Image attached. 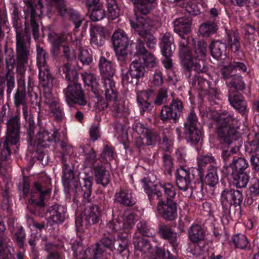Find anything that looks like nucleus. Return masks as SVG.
I'll use <instances>...</instances> for the list:
<instances>
[{"label":"nucleus","mask_w":259,"mask_h":259,"mask_svg":"<svg viewBox=\"0 0 259 259\" xmlns=\"http://www.w3.org/2000/svg\"><path fill=\"white\" fill-rule=\"evenodd\" d=\"M25 23L24 30L21 29V23L19 18L20 13L15 6L13 11V25L16 33L18 70L22 73L25 72L24 65L27 63L29 54V46L31 32L36 40L39 36V26L35 18L42 14V5L40 0H24Z\"/></svg>","instance_id":"nucleus-1"},{"label":"nucleus","mask_w":259,"mask_h":259,"mask_svg":"<svg viewBox=\"0 0 259 259\" xmlns=\"http://www.w3.org/2000/svg\"><path fill=\"white\" fill-rule=\"evenodd\" d=\"M29 185L24 182L22 192L25 197L28 200V207L30 209L34 207V210H31L32 213L36 214L39 208L45 206L44 201L50 197L51 193L52 185L51 179L46 178L43 182L39 181L34 183L33 187L29 193Z\"/></svg>","instance_id":"nucleus-2"},{"label":"nucleus","mask_w":259,"mask_h":259,"mask_svg":"<svg viewBox=\"0 0 259 259\" xmlns=\"http://www.w3.org/2000/svg\"><path fill=\"white\" fill-rule=\"evenodd\" d=\"M62 70L65 74L66 78L73 82L68 84L63 91L65 100L68 104L74 103L80 106H84L87 103L86 98L81 89V84L76 82L78 77L77 72L71 69L69 63L64 64Z\"/></svg>","instance_id":"nucleus-3"},{"label":"nucleus","mask_w":259,"mask_h":259,"mask_svg":"<svg viewBox=\"0 0 259 259\" xmlns=\"http://www.w3.org/2000/svg\"><path fill=\"white\" fill-rule=\"evenodd\" d=\"M217 114L214 113L212 118L217 121L220 141L229 145L238 138L236 129L239 126L238 121L228 113H223L219 115Z\"/></svg>","instance_id":"nucleus-4"},{"label":"nucleus","mask_w":259,"mask_h":259,"mask_svg":"<svg viewBox=\"0 0 259 259\" xmlns=\"http://www.w3.org/2000/svg\"><path fill=\"white\" fill-rule=\"evenodd\" d=\"M39 83L44 88L45 102L57 120H61L63 117L62 108L59 103V99L53 96L50 91L53 86V78L50 74L49 68L39 69Z\"/></svg>","instance_id":"nucleus-5"},{"label":"nucleus","mask_w":259,"mask_h":259,"mask_svg":"<svg viewBox=\"0 0 259 259\" xmlns=\"http://www.w3.org/2000/svg\"><path fill=\"white\" fill-rule=\"evenodd\" d=\"M20 117H12L7 122L6 139L0 143V160H8L10 157L9 144L16 145L19 140Z\"/></svg>","instance_id":"nucleus-6"},{"label":"nucleus","mask_w":259,"mask_h":259,"mask_svg":"<svg viewBox=\"0 0 259 259\" xmlns=\"http://www.w3.org/2000/svg\"><path fill=\"white\" fill-rule=\"evenodd\" d=\"M99 65L102 76L105 97L108 99L115 98L116 88L115 83L112 79L115 71L113 64L102 56L100 58Z\"/></svg>","instance_id":"nucleus-7"},{"label":"nucleus","mask_w":259,"mask_h":259,"mask_svg":"<svg viewBox=\"0 0 259 259\" xmlns=\"http://www.w3.org/2000/svg\"><path fill=\"white\" fill-rule=\"evenodd\" d=\"M198 125L197 115L193 111H191L185 123L186 138L191 144H197L202 139V132Z\"/></svg>","instance_id":"nucleus-8"},{"label":"nucleus","mask_w":259,"mask_h":259,"mask_svg":"<svg viewBox=\"0 0 259 259\" xmlns=\"http://www.w3.org/2000/svg\"><path fill=\"white\" fill-rule=\"evenodd\" d=\"M194 54L190 52V61L192 63L193 67H185L188 71H195L197 73L205 71L204 58L206 54V45L203 41H194Z\"/></svg>","instance_id":"nucleus-9"},{"label":"nucleus","mask_w":259,"mask_h":259,"mask_svg":"<svg viewBox=\"0 0 259 259\" xmlns=\"http://www.w3.org/2000/svg\"><path fill=\"white\" fill-rule=\"evenodd\" d=\"M102 246L113 251L114 249V238L110 233L108 236L103 237L99 242L94 246L89 247L85 250V253L88 257L93 259H98L101 256L104 249Z\"/></svg>","instance_id":"nucleus-10"},{"label":"nucleus","mask_w":259,"mask_h":259,"mask_svg":"<svg viewBox=\"0 0 259 259\" xmlns=\"http://www.w3.org/2000/svg\"><path fill=\"white\" fill-rule=\"evenodd\" d=\"M135 223V215L130 211L124 212L123 216L118 220L114 219L109 222L106 228L109 231L116 232L122 229L127 230L133 227Z\"/></svg>","instance_id":"nucleus-11"},{"label":"nucleus","mask_w":259,"mask_h":259,"mask_svg":"<svg viewBox=\"0 0 259 259\" xmlns=\"http://www.w3.org/2000/svg\"><path fill=\"white\" fill-rule=\"evenodd\" d=\"M101 217V212L96 205H91L86 208L80 217L75 219V224L78 227L80 226L88 225L91 224H96L99 222Z\"/></svg>","instance_id":"nucleus-12"},{"label":"nucleus","mask_w":259,"mask_h":259,"mask_svg":"<svg viewBox=\"0 0 259 259\" xmlns=\"http://www.w3.org/2000/svg\"><path fill=\"white\" fill-rule=\"evenodd\" d=\"M112 41L116 55L121 57L125 56L129 40L124 31L121 29L115 31L112 35Z\"/></svg>","instance_id":"nucleus-13"},{"label":"nucleus","mask_w":259,"mask_h":259,"mask_svg":"<svg viewBox=\"0 0 259 259\" xmlns=\"http://www.w3.org/2000/svg\"><path fill=\"white\" fill-rule=\"evenodd\" d=\"M164 191V197H165L168 201L174 198L176 195V189L175 186L170 183H160L159 186H157V189L154 192L149 194V198L150 201L155 199H160L161 200L163 199L162 192Z\"/></svg>","instance_id":"nucleus-14"},{"label":"nucleus","mask_w":259,"mask_h":259,"mask_svg":"<svg viewBox=\"0 0 259 259\" xmlns=\"http://www.w3.org/2000/svg\"><path fill=\"white\" fill-rule=\"evenodd\" d=\"M131 27L140 36L144 37L151 29L152 23L146 16H140L135 14V18L130 19Z\"/></svg>","instance_id":"nucleus-15"},{"label":"nucleus","mask_w":259,"mask_h":259,"mask_svg":"<svg viewBox=\"0 0 259 259\" xmlns=\"http://www.w3.org/2000/svg\"><path fill=\"white\" fill-rule=\"evenodd\" d=\"M144 67L142 64L141 59H139L132 62L128 72L122 74V79L124 82H132V79L137 81L144 76Z\"/></svg>","instance_id":"nucleus-16"},{"label":"nucleus","mask_w":259,"mask_h":259,"mask_svg":"<svg viewBox=\"0 0 259 259\" xmlns=\"http://www.w3.org/2000/svg\"><path fill=\"white\" fill-rule=\"evenodd\" d=\"M176 183L179 188L184 191L190 190L192 192V178L190 170L180 167L176 174Z\"/></svg>","instance_id":"nucleus-17"},{"label":"nucleus","mask_w":259,"mask_h":259,"mask_svg":"<svg viewBox=\"0 0 259 259\" xmlns=\"http://www.w3.org/2000/svg\"><path fill=\"white\" fill-rule=\"evenodd\" d=\"M52 1L57 7L61 16L64 17L68 15L75 25V28H78L80 26L82 18L77 12L72 9L68 11L64 0H52Z\"/></svg>","instance_id":"nucleus-18"},{"label":"nucleus","mask_w":259,"mask_h":259,"mask_svg":"<svg viewBox=\"0 0 259 259\" xmlns=\"http://www.w3.org/2000/svg\"><path fill=\"white\" fill-rule=\"evenodd\" d=\"M157 210L165 220L172 221L177 217L176 204L171 201H167L166 203H164L163 201L160 200L158 203Z\"/></svg>","instance_id":"nucleus-19"},{"label":"nucleus","mask_w":259,"mask_h":259,"mask_svg":"<svg viewBox=\"0 0 259 259\" xmlns=\"http://www.w3.org/2000/svg\"><path fill=\"white\" fill-rule=\"evenodd\" d=\"M66 208L63 205L55 204L49 209L47 219L48 223L50 225L62 223L65 220Z\"/></svg>","instance_id":"nucleus-20"},{"label":"nucleus","mask_w":259,"mask_h":259,"mask_svg":"<svg viewBox=\"0 0 259 259\" xmlns=\"http://www.w3.org/2000/svg\"><path fill=\"white\" fill-rule=\"evenodd\" d=\"M221 200L223 207H230L241 202L242 194L238 190H225L222 192Z\"/></svg>","instance_id":"nucleus-21"},{"label":"nucleus","mask_w":259,"mask_h":259,"mask_svg":"<svg viewBox=\"0 0 259 259\" xmlns=\"http://www.w3.org/2000/svg\"><path fill=\"white\" fill-rule=\"evenodd\" d=\"M182 34L180 36L179 56L181 63L184 67H193L192 63L190 62V51L188 47V40L187 37Z\"/></svg>","instance_id":"nucleus-22"},{"label":"nucleus","mask_w":259,"mask_h":259,"mask_svg":"<svg viewBox=\"0 0 259 259\" xmlns=\"http://www.w3.org/2000/svg\"><path fill=\"white\" fill-rule=\"evenodd\" d=\"M107 33L106 29L101 26H93L90 31L91 43L98 47L102 46L105 42V37Z\"/></svg>","instance_id":"nucleus-23"},{"label":"nucleus","mask_w":259,"mask_h":259,"mask_svg":"<svg viewBox=\"0 0 259 259\" xmlns=\"http://www.w3.org/2000/svg\"><path fill=\"white\" fill-rule=\"evenodd\" d=\"M95 181L98 184L103 187L107 186L110 182V175L103 165H99L94 167Z\"/></svg>","instance_id":"nucleus-24"},{"label":"nucleus","mask_w":259,"mask_h":259,"mask_svg":"<svg viewBox=\"0 0 259 259\" xmlns=\"http://www.w3.org/2000/svg\"><path fill=\"white\" fill-rule=\"evenodd\" d=\"M188 238L193 243H198L203 241L205 237V231L200 225L192 224L188 231Z\"/></svg>","instance_id":"nucleus-25"},{"label":"nucleus","mask_w":259,"mask_h":259,"mask_svg":"<svg viewBox=\"0 0 259 259\" xmlns=\"http://www.w3.org/2000/svg\"><path fill=\"white\" fill-rule=\"evenodd\" d=\"M114 200L124 206H133L136 203V199L133 196L131 191L127 189L116 193Z\"/></svg>","instance_id":"nucleus-26"},{"label":"nucleus","mask_w":259,"mask_h":259,"mask_svg":"<svg viewBox=\"0 0 259 259\" xmlns=\"http://www.w3.org/2000/svg\"><path fill=\"white\" fill-rule=\"evenodd\" d=\"M191 20L187 17H181L178 18L174 22V31L179 36L182 34H186L191 30Z\"/></svg>","instance_id":"nucleus-27"},{"label":"nucleus","mask_w":259,"mask_h":259,"mask_svg":"<svg viewBox=\"0 0 259 259\" xmlns=\"http://www.w3.org/2000/svg\"><path fill=\"white\" fill-rule=\"evenodd\" d=\"M112 104L111 106V110L114 116L116 117H121L126 115L127 113V108H126L124 104V102L122 100H118L117 99V94L115 98L108 99Z\"/></svg>","instance_id":"nucleus-28"},{"label":"nucleus","mask_w":259,"mask_h":259,"mask_svg":"<svg viewBox=\"0 0 259 259\" xmlns=\"http://www.w3.org/2000/svg\"><path fill=\"white\" fill-rule=\"evenodd\" d=\"M159 233L161 238L168 240L172 247L177 246V234L171 230L170 227L165 225H160Z\"/></svg>","instance_id":"nucleus-29"},{"label":"nucleus","mask_w":259,"mask_h":259,"mask_svg":"<svg viewBox=\"0 0 259 259\" xmlns=\"http://www.w3.org/2000/svg\"><path fill=\"white\" fill-rule=\"evenodd\" d=\"M174 39L169 33H166L161 38L160 47L162 54L166 55H172L175 49V46L172 47Z\"/></svg>","instance_id":"nucleus-30"},{"label":"nucleus","mask_w":259,"mask_h":259,"mask_svg":"<svg viewBox=\"0 0 259 259\" xmlns=\"http://www.w3.org/2000/svg\"><path fill=\"white\" fill-rule=\"evenodd\" d=\"M232 177V183L236 188L245 187L249 181L248 175L243 171H233Z\"/></svg>","instance_id":"nucleus-31"},{"label":"nucleus","mask_w":259,"mask_h":259,"mask_svg":"<svg viewBox=\"0 0 259 259\" xmlns=\"http://www.w3.org/2000/svg\"><path fill=\"white\" fill-rule=\"evenodd\" d=\"M58 139V133L54 131L53 134L49 133L48 131H44L38 134V144L42 147L49 146V143L52 141L56 142Z\"/></svg>","instance_id":"nucleus-32"},{"label":"nucleus","mask_w":259,"mask_h":259,"mask_svg":"<svg viewBox=\"0 0 259 259\" xmlns=\"http://www.w3.org/2000/svg\"><path fill=\"white\" fill-rule=\"evenodd\" d=\"M140 13L146 15L150 12L154 0H131Z\"/></svg>","instance_id":"nucleus-33"},{"label":"nucleus","mask_w":259,"mask_h":259,"mask_svg":"<svg viewBox=\"0 0 259 259\" xmlns=\"http://www.w3.org/2000/svg\"><path fill=\"white\" fill-rule=\"evenodd\" d=\"M217 23L213 21H207L202 24L199 28V32L203 36H209L218 30Z\"/></svg>","instance_id":"nucleus-34"},{"label":"nucleus","mask_w":259,"mask_h":259,"mask_svg":"<svg viewBox=\"0 0 259 259\" xmlns=\"http://www.w3.org/2000/svg\"><path fill=\"white\" fill-rule=\"evenodd\" d=\"M83 166L92 168L97 161V154L93 148H89L84 150Z\"/></svg>","instance_id":"nucleus-35"},{"label":"nucleus","mask_w":259,"mask_h":259,"mask_svg":"<svg viewBox=\"0 0 259 259\" xmlns=\"http://www.w3.org/2000/svg\"><path fill=\"white\" fill-rule=\"evenodd\" d=\"M226 39L227 43L232 51L235 53L239 52L240 43L238 33L233 31H229L227 33Z\"/></svg>","instance_id":"nucleus-36"},{"label":"nucleus","mask_w":259,"mask_h":259,"mask_svg":"<svg viewBox=\"0 0 259 259\" xmlns=\"http://www.w3.org/2000/svg\"><path fill=\"white\" fill-rule=\"evenodd\" d=\"M236 70L241 71L243 72L246 71L245 65L240 62H234L231 63L230 65L227 67H225L222 70V74L225 79H228L231 76L230 71Z\"/></svg>","instance_id":"nucleus-37"},{"label":"nucleus","mask_w":259,"mask_h":259,"mask_svg":"<svg viewBox=\"0 0 259 259\" xmlns=\"http://www.w3.org/2000/svg\"><path fill=\"white\" fill-rule=\"evenodd\" d=\"M133 243L135 249L137 250H139L145 253L151 252V245L150 244L149 241L146 239L134 238Z\"/></svg>","instance_id":"nucleus-38"},{"label":"nucleus","mask_w":259,"mask_h":259,"mask_svg":"<svg viewBox=\"0 0 259 259\" xmlns=\"http://www.w3.org/2000/svg\"><path fill=\"white\" fill-rule=\"evenodd\" d=\"M14 104L16 107L27 104L25 88L24 86L18 87L14 96Z\"/></svg>","instance_id":"nucleus-39"},{"label":"nucleus","mask_w":259,"mask_h":259,"mask_svg":"<svg viewBox=\"0 0 259 259\" xmlns=\"http://www.w3.org/2000/svg\"><path fill=\"white\" fill-rule=\"evenodd\" d=\"M225 44L219 41H212L210 46V52L212 56L215 59H219L222 55L225 49Z\"/></svg>","instance_id":"nucleus-40"},{"label":"nucleus","mask_w":259,"mask_h":259,"mask_svg":"<svg viewBox=\"0 0 259 259\" xmlns=\"http://www.w3.org/2000/svg\"><path fill=\"white\" fill-rule=\"evenodd\" d=\"M232 240L236 248L242 249L249 247V242L244 235L239 234L234 235Z\"/></svg>","instance_id":"nucleus-41"},{"label":"nucleus","mask_w":259,"mask_h":259,"mask_svg":"<svg viewBox=\"0 0 259 259\" xmlns=\"http://www.w3.org/2000/svg\"><path fill=\"white\" fill-rule=\"evenodd\" d=\"M68 37V35L65 33H57L55 32H51L49 34V41L55 48H58Z\"/></svg>","instance_id":"nucleus-42"},{"label":"nucleus","mask_w":259,"mask_h":259,"mask_svg":"<svg viewBox=\"0 0 259 259\" xmlns=\"http://www.w3.org/2000/svg\"><path fill=\"white\" fill-rule=\"evenodd\" d=\"M48 54L42 48L37 47V65L38 69L48 67L47 64Z\"/></svg>","instance_id":"nucleus-43"},{"label":"nucleus","mask_w":259,"mask_h":259,"mask_svg":"<svg viewBox=\"0 0 259 259\" xmlns=\"http://www.w3.org/2000/svg\"><path fill=\"white\" fill-rule=\"evenodd\" d=\"M219 181L218 176L217 174V168L215 166L209 168L208 172L205 176L204 182L209 186H214Z\"/></svg>","instance_id":"nucleus-44"},{"label":"nucleus","mask_w":259,"mask_h":259,"mask_svg":"<svg viewBox=\"0 0 259 259\" xmlns=\"http://www.w3.org/2000/svg\"><path fill=\"white\" fill-rule=\"evenodd\" d=\"M144 138L146 140V145L152 146L157 144L161 139L159 133L151 130L148 132Z\"/></svg>","instance_id":"nucleus-45"},{"label":"nucleus","mask_w":259,"mask_h":259,"mask_svg":"<svg viewBox=\"0 0 259 259\" xmlns=\"http://www.w3.org/2000/svg\"><path fill=\"white\" fill-rule=\"evenodd\" d=\"M139 59H141L142 64L143 63L147 68H154L157 64L155 56L148 52L142 56Z\"/></svg>","instance_id":"nucleus-46"},{"label":"nucleus","mask_w":259,"mask_h":259,"mask_svg":"<svg viewBox=\"0 0 259 259\" xmlns=\"http://www.w3.org/2000/svg\"><path fill=\"white\" fill-rule=\"evenodd\" d=\"M248 164L246 160L244 158H238L237 159H233L230 167L233 171H243L247 168Z\"/></svg>","instance_id":"nucleus-47"},{"label":"nucleus","mask_w":259,"mask_h":259,"mask_svg":"<svg viewBox=\"0 0 259 259\" xmlns=\"http://www.w3.org/2000/svg\"><path fill=\"white\" fill-rule=\"evenodd\" d=\"M198 164L199 170L201 171L206 166L211 168L214 165V159L210 156H201L198 159Z\"/></svg>","instance_id":"nucleus-48"},{"label":"nucleus","mask_w":259,"mask_h":259,"mask_svg":"<svg viewBox=\"0 0 259 259\" xmlns=\"http://www.w3.org/2000/svg\"><path fill=\"white\" fill-rule=\"evenodd\" d=\"M108 16L111 19L117 18L120 14V10L115 0H108L107 2Z\"/></svg>","instance_id":"nucleus-49"},{"label":"nucleus","mask_w":259,"mask_h":259,"mask_svg":"<svg viewBox=\"0 0 259 259\" xmlns=\"http://www.w3.org/2000/svg\"><path fill=\"white\" fill-rule=\"evenodd\" d=\"M178 117L169 106H164L162 107L160 112V118L163 121L169 119L176 120Z\"/></svg>","instance_id":"nucleus-50"},{"label":"nucleus","mask_w":259,"mask_h":259,"mask_svg":"<svg viewBox=\"0 0 259 259\" xmlns=\"http://www.w3.org/2000/svg\"><path fill=\"white\" fill-rule=\"evenodd\" d=\"M127 232H125L123 234L121 232L118 233V238L120 242L119 243L118 247L117 250L120 253L127 249L128 247L129 241L127 239Z\"/></svg>","instance_id":"nucleus-51"},{"label":"nucleus","mask_w":259,"mask_h":259,"mask_svg":"<svg viewBox=\"0 0 259 259\" xmlns=\"http://www.w3.org/2000/svg\"><path fill=\"white\" fill-rule=\"evenodd\" d=\"M79 59L83 65H89L92 62V56L86 48H79Z\"/></svg>","instance_id":"nucleus-52"},{"label":"nucleus","mask_w":259,"mask_h":259,"mask_svg":"<svg viewBox=\"0 0 259 259\" xmlns=\"http://www.w3.org/2000/svg\"><path fill=\"white\" fill-rule=\"evenodd\" d=\"M92 178L87 176L83 179V183L81 186V191L83 192V197L88 198L92 193Z\"/></svg>","instance_id":"nucleus-53"},{"label":"nucleus","mask_w":259,"mask_h":259,"mask_svg":"<svg viewBox=\"0 0 259 259\" xmlns=\"http://www.w3.org/2000/svg\"><path fill=\"white\" fill-rule=\"evenodd\" d=\"M11 250L12 248L5 245L4 239L0 237V259H10L12 256Z\"/></svg>","instance_id":"nucleus-54"},{"label":"nucleus","mask_w":259,"mask_h":259,"mask_svg":"<svg viewBox=\"0 0 259 259\" xmlns=\"http://www.w3.org/2000/svg\"><path fill=\"white\" fill-rule=\"evenodd\" d=\"M81 75L86 85L92 87H95L97 85L96 76L93 73L84 72Z\"/></svg>","instance_id":"nucleus-55"},{"label":"nucleus","mask_w":259,"mask_h":259,"mask_svg":"<svg viewBox=\"0 0 259 259\" xmlns=\"http://www.w3.org/2000/svg\"><path fill=\"white\" fill-rule=\"evenodd\" d=\"M133 128L134 132L139 136L140 138H144L150 130L147 128L143 124L139 122H135L133 126Z\"/></svg>","instance_id":"nucleus-56"},{"label":"nucleus","mask_w":259,"mask_h":259,"mask_svg":"<svg viewBox=\"0 0 259 259\" xmlns=\"http://www.w3.org/2000/svg\"><path fill=\"white\" fill-rule=\"evenodd\" d=\"M153 95V91L152 90L140 91L137 94V102L147 101Z\"/></svg>","instance_id":"nucleus-57"},{"label":"nucleus","mask_w":259,"mask_h":259,"mask_svg":"<svg viewBox=\"0 0 259 259\" xmlns=\"http://www.w3.org/2000/svg\"><path fill=\"white\" fill-rule=\"evenodd\" d=\"M25 237V233L23 228L22 227L18 228L14 235V239L21 247L23 245Z\"/></svg>","instance_id":"nucleus-58"},{"label":"nucleus","mask_w":259,"mask_h":259,"mask_svg":"<svg viewBox=\"0 0 259 259\" xmlns=\"http://www.w3.org/2000/svg\"><path fill=\"white\" fill-rule=\"evenodd\" d=\"M167 97V89L161 88L158 93L157 96L154 101V103L157 105H160L163 103V100Z\"/></svg>","instance_id":"nucleus-59"},{"label":"nucleus","mask_w":259,"mask_h":259,"mask_svg":"<svg viewBox=\"0 0 259 259\" xmlns=\"http://www.w3.org/2000/svg\"><path fill=\"white\" fill-rule=\"evenodd\" d=\"M101 156L106 161L112 160L113 157L112 148L108 145H105L101 154Z\"/></svg>","instance_id":"nucleus-60"},{"label":"nucleus","mask_w":259,"mask_h":259,"mask_svg":"<svg viewBox=\"0 0 259 259\" xmlns=\"http://www.w3.org/2000/svg\"><path fill=\"white\" fill-rule=\"evenodd\" d=\"M7 78V93L9 97L10 96V95L15 87V79L14 75L11 73L10 72H8L6 75Z\"/></svg>","instance_id":"nucleus-61"},{"label":"nucleus","mask_w":259,"mask_h":259,"mask_svg":"<svg viewBox=\"0 0 259 259\" xmlns=\"http://www.w3.org/2000/svg\"><path fill=\"white\" fill-rule=\"evenodd\" d=\"M63 52L68 61H71L76 59V54L74 51L70 49L68 45L63 46Z\"/></svg>","instance_id":"nucleus-62"},{"label":"nucleus","mask_w":259,"mask_h":259,"mask_svg":"<svg viewBox=\"0 0 259 259\" xmlns=\"http://www.w3.org/2000/svg\"><path fill=\"white\" fill-rule=\"evenodd\" d=\"M169 106L172 108L174 112L176 113L177 117H179L183 108L182 102L179 100H174Z\"/></svg>","instance_id":"nucleus-63"},{"label":"nucleus","mask_w":259,"mask_h":259,"mask_svg":"<svg viewBox=\"0 0 259 259\" xmlns=\"http://www.w3.org/2000/svg\"><path fill=\"white\" fill-rule=\"evenodd\" d=\"M105 17V11L103 9L94 10L90 15L91 19L94 21L102 20Z\"/></svg>","instance_id":"nucleus-64"}]
</instances>
